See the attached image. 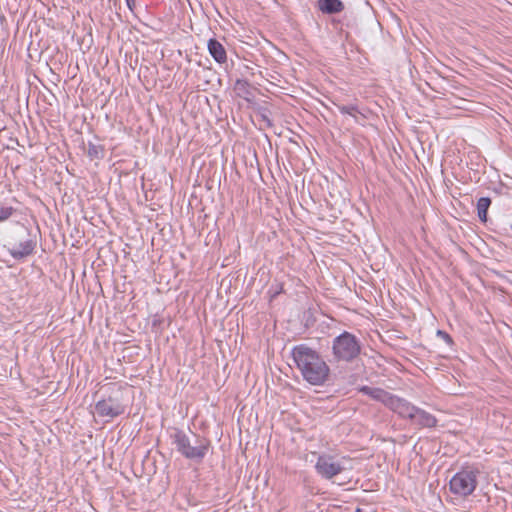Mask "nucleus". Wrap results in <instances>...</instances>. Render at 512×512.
<instances>
[{"label":"nucleus","instance_id":"nucleus-1","mask_svg":"<svg viewBox=\"0 0 512 512\" xmlns=\"http://www.w3.org/2000/svg\"><path fill=\"white\" fill-rule=\"evenodd\" d=\"M291 355L304 380L311 385H323L330 375V367L318 351L307 344L292 348Z\"/></svg>","mask_w":512,"mask_h":512},{"label":"nucleus","instance_id":"nucleus-2","mask_svg":"<svg viewBox=\"0 0 512 512\" xmlns=\"http://www.w3.org/2000/svg\"><path fill=\"white\" fill-rule=\"evenodd\" d=\"M125 388L118 383H109L103 387V394L95 404V410L100 417L114 419L125 413Z\"/></svg>","mask_w":512,"mask_h":512},{"label":"nucleus","instance_id":"nucleus-3","mask_svg":"<svg viewBox=\"0 0 512 512\" xmlns=\"http://www.w3.org/2000/svg\"><path fill=\"white\" fill-rule=\"evenodd\" d=\"M195 440L192 443L190 437L181 429L174 428L170 434L172 444L176 450L186 459L201 462L208 453L210 440L194 434Z\"/></svg>","mask_w":512,"mask_h":512},{"label":"nucleus","instance_id":"nucleus-4","mask_svg":"<svg viewBox=\"0 0 512 512\" xmlns=\"http://www.w3.org/2000/svg\"><path fill=\"white\" fill-rule=\"evenodd\" d=\"M332 355L335 362H352L361 353L360 340L352 333L344 331L332 341Z\"/></svg>","mask_w":512,"mask_h":512},{"label":"nucleus","instance_id":"nucleus-5","mask_svg":"<svg viewBox=\"0 0 512 512\" xmlns=\"http://www.w3.org/2000/svg\"><path fill=\"white\" fill-rule=\"evenodd\" d=\"M400 418L408 419L412 425L418 428H434L438 420L431 413L421 409L404 398H399L394 410Z\"/></svg>","mask_w":512,"mask_h":512},{"label":"nucleus","instance_id":"nucleus-6","mask_svg":"<svg viewBox=\"0 0 512 512\" xmlns=\"http://www.w3.org/2000/svg\"><path fill=\"white\" fill-rule=\"evenodd\" d=\"M8 252L15 260H22L31 256L36 248L37 242L31 235L30 230L21 225L8 242Z\"/></svg>","mask_w":512,"mask_h":512},{"label":"nucleus","instance_id":"nucleus-7","mask_svg":"<svg viewBox=\"0 0 512 512\" xmlns=\"http://www.w3.org/2000/svg\"><path fill=\"white\" fill-rule=\"evenodd\" d=\"M479 471L473 468H466L457 472L450 480V491L458 496L466 497L471 495L477 486Z\"/></svg>","mask_w":512,"mask_h":512},{"label":"nucleus","instance_id":"nucleus-8","mask_svg":"<svg viewBox=\"0 0 512 512\" xmlns=\"http://www.w3.org/2000/svg\"><path fill=\"white\" fill-rule=\"evenodd\" d=\"M315 469L317 473L325 479H332L340 474L345 468L335 456L330 454H321L318 456Z\"/></svg>","mask_w":512,"mask_h":512},{"label":"nucleus","instance_id":"nucleus-9","mask_svg":"<svg viewBox=\"0 0 512 512\" xmlns=\"http://www.w3.org/2000/svg\"><path fill=\"white\" fill-rule=\"evenodd\" d=\"M359 393L369 396L371 399L382 403L385 407L393 412L399 396L394 395L379 387H370L367 385L359 386L357 388Z\"/></svg>","mask_w":512,"mask_h":512},{"label":"nucleus","instance_id":"nucleus-10","mask_svg":"<svg viewBox=\"0 0 512 512\" xmlns=\"http://www.w3.org/2000/svg\"><path fill=\"white\" fill-rule=\"evenodd\" d=\"M208 51L210 55L213 57V59L219 63L223 64L227 61V53L224 48V46L214 38L209 39L208 44Z\"/></svg>","mask_w":512,"mask_h":512},{"label":"nucleus","instance_id":"nucleus-11","mask_svg":"<svg viewBox=\"0 0 512 512\" xmlns=\"http://www.w3.org/2000/svg\"><path fill=\"white\" fill-rule=\"evenodd\" d=\"M338 110L345 115H349L356 123L362 124L366 120V115L362 113L356 104L342 105L334 103Z\"/></svg>","mask_w":512,"mask_h":512},{"label":"nucleus","instance_id":"nucleus-12","mask_svg":"<svg viewBox=\"0 0 512 512\" xmlns=\"http://www.w3.org/2000/svg\"><path fill=\"white\" fill-rule=\"evenodd\" d=\"M318 8L324 14H337L344 10L341 0H318Z\"/></svg>","mask_w":512,"mask_h":512},{"label":"nucleus","instance_id":"nucleus-13","mask_svg":"<svg viewBox=\"0 0 512 512\" xmlns=\"http://www.w3.org/2000/svg\"><path fill=\"white\" fill-rule=\"evenodd\" d=\"M235 91L237 92V95L246 101H251V98L253 97L251 85L247 80L244 79H237L234 86Z\"/></svg>","mask_w":512,"mask_h":512},{"label":"nucleus","instance_id":"nucleus-14","mask_svg":"<svg viewBox=\"0 0 512 512\" xmlns=\"http://www.w3.org/2000/svg\"><path fill=\"white\" fill-rule=\"evenodd\" d=\"M492 200L489 197H480L477 201V216L482 223L488 221V209L491 206Z\"/></svg>","mask_w":512,"mask_h":512},{"label":"nucleus","instance_id":"nucleus-15","mask_svg":"<svg viewBox=\"0 0 512 512\" xmlns=\"http://www.w3.org/2000/svg\"><path fill=\"white\" fill-rule=\"evenodd\" d=\"M87 155L91 160L103 159L105 156V149L103 145L88 143Z\"/></svg>","mask_w":512,"mask_h":512},{"label":"nucleus","instance_id":"nucleus-16","mask_svg":"<svg viewBox=\"0 0 512 512\" xmlns=\"http://www.w3.org/2000/svg\"><path fill=\"white\" fill-rule=\"evenodd\" d=\"M15 212L16 209L12 206L0 207V223L8 220Z\"/></svg>","mask_w":512,"mask_h":512},{"label":"nucleus","instance_id":"nucleus-17","mask_svg":"<svg viewBox=\"0 0 512 512\" xmlns=\"http://www.w3.org/2000/svg\"><path fill=\"white\" fill-rule=\"evenodd\" d=\"M268 110L266 108H259L257 111V115L260 117V120L264 122L267 126H272V121L268 116Z\"/></svg>","mask_w":512,"mask_h":512},{"label":"nucleus","instance_id":"nucleus-18","mask_svg":"<svg viewBox=\"0 0 512 512\" xmlns=\"http://www.w3.org/2000/svg\"><path fill=\"white\" fill-rule=\"evenodd\" d=\"M436 335L441 338L445 343H447L449 346H452L454 344V341L452 337L443 330H437Z\"/></svg>","mask_w":512,"mask_h":512},{"label":"nucleus","instance_id":"nucleus-19","mask_svg":"<svg viewBox=\"0 0 512 512\" xmlns=\"http://www.w3.org/2000/svg\"><path fill=\"white\" fill-rule=\"evenodd\" d=\"M130 10H133L136 0H125Z\"/></svg>","mask_w":512,"mask_h":512}]
</instances>
